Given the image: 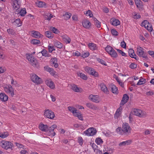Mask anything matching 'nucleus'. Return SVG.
I'll return each mask as SVG.
<instances>
[{
    "label": "nucleus",
    "mask_w": 154,
    "mask_h": 154,
    "mask_svg": "<svg viewBox=\"0 0 154 154\" xmlns=\"http://www.w3.org/2000/svg\"><path fill=\"white\" fill-rule=\"evenodd\" d=\"M57 128V126L56 125H53L50 127L47 125H44L41 124L39 125V129L42 131L48 133L49 136H54L56 134V133L54 132V128Z\"/></svg>",
    "instance_id": "f257e3e1"
},
{
    "label": "nucleus",
    "mask_w": 154,
    "mask_h": 154,
    "mask_svg": "<svg viewBox=\"0 0 154 154\" xmlns=\"http://www.w3.org/2000/svg\"><path fill=\"white\" fill-rule=\"evenodd\" d=\"M131 129L129 124L125 122L123 124L122 128L120 127L117 128L116 131L120 134L128 136L131 133Z\"/></svg>",
    "instance_id": "f03ea898"
},
{
    "label": "nucleus",
    "mask_w": 154,
    "mask_h": 154,
    "mask_svg": "<svg viewBox=\"0 0 154 154\" xmlns=\"http://www.w3.org/2000/svg\"><path fill=\"white\" fill-rule=\"evenodd\" d=\"M0 145L2 148L7 149L11 148L13 146V143L10 142L3 140L0 143Z\"/></svg>",
    "instance_id": "7ed1b4c3"
},
{
    "label": "nucleus",
    "mask_w": 154,
    "mask_h": 154,
    "mask_svg": "<svg viewBox=\"0 0 154 154\" xmlns=\"http://www.w3.org/2000/svg\"><path fill=\"white\" fill-rule=\"evenodd\" d=\"M31 79L33 82L37 84L42 83V79L35 74H32L30 75Z\"/></svg>",
    "instance_id": "20e7f679"
},
{
    "label": "nucleus",
    "mask_w": 154,
    "mask_h": 154,
    "mask_svg": "<svg viewBox=\"0 0 154 154\" xmlns=\"http://www.w3.org/2000/svg\"><path fill=\"white\" fill-rule=\"evenodd\" d=\"M137 54L141 57H142L145 59L147 58V54L144 51V49L142 48L139 47L137 48Z\"/></svg>",
    "instance_id": "39448f33"
},
{
    "label": "nucleus",
    "mask_w": 154,
    "mask_h": 154,
    "mask_svg": "<svg viewBox=\"0 0 154 154\" xmlns=\"http://www.w3.org/2000/svg\"><path fill=\"white\" fill-rule=\"evenodd\" d=\"M44 115L48 118L53 119L55 117L54 112L49 109L45 110L44 113Z\"/></svg>",
    "instance_id": "423d86ee"
},
{
    "label": "nucleus",
    "mask_w": 154,
    "mask_h": 154,
    "mask_svg": "<svg viewBox=\"0 0 154 154\" xmlns=\"http://www.w3.org/2000/svg\"><path fill=\"white\" fill-rule=\"evenodd\" d=\"M86 71L89 74L93 75L95 77L98 76V73L95 71L93 69L89 67H86L85 69Z\"/></svg>",
    "instance_id": "0eeeda50"
},
{
    "label": "nucleus",
    "mask_w": 154,
    "mask_h": 154,
    "mask_svg": "<svg viewBox=\"0 0 154 154\" xmlns=\"http://www.w3.org/2000/svg\"><path fill=\"white\" fill-rule=\"evenodd\" d=\"M97 132L96 129L94 128H89L85 131V133L88 136L95 135Z\"/></svg>",
    "instance_id": "6e6552de"
},
{
    "label": "nucleus",
    "mask_w": 154,
    "mask_h": 154,
    "mask_svg": "<svg viewBox=\"0 0 154 154\" xmlns=\"http://www.w3.org/2000/svg\"><path fill=\"white\" fill-rule=\"evenodd\" d=\"M5 90L6 92L10 94L12 97H13L14 95V90L11 85H8V87H5Z\"/></svg>",
    "instance_id": "1a4fd4ad"
},
{
    "label": "nucleus",
    "mask_w": 154,
    "mask_h": 154,
    "mask_svg": "<svg viewBox=\"0 0 154 154\" xmlns=\"http://www.w3.org/2000/svg\"><path fill=\"white\" fill-rule=\"evenodd\" d=\"M129 99V97L127 94H124L123 95L122 99L121 101L120 104V106H123L125 103H126Z\"/></svg>",
    "instance_id": "9d476101"
},
{
    "label": "nucleus",
    "mask_w": 154,
    "mask_h": 154,
    "mask_svg": "<svg viewBox=\"0 0 154 154\" xmlns=\"http://www.w3.org/2000/svg\"><path fill=\"white\" fill-rule=\"evenodd\" d=\"M45 83L51 89H53L55 88L54 84L51 79H48L45 80Z\"/></svg>",
    "instance_id": "9b49d317"
},
{
    "label": "nucleus",
    "mask_w": 154,
    "mask_h": 154,
    "mask_svg": "<svg viewBox=\"0 0 154 154\" xmlns=\"http://www.w3.org/2000/svg\"><path fill=\"white\" fill-rule=\"evenodd\" d=\"M132 113L133 114L140 117H141L143 116V115L142 114V111L139 109H134Z\"/></svg>",
    "instance_id": "f8f14e48"
},
{
    "label": "nucleus",
    "mask_w": 154,
    "mask_h": 154,
    "mask_svg": "<svg viewBox=\"0 0 154 154\" xmlns=\"http://www.w3.org/2000/svg\"><path fill=\"white\" fill-rule=\"evenodd\" d=\"M89 98L93 102L95 103H99V102L98 100V95H94L91 94L89 96Z\"/></svg>",
    "instance_id": "ddd939ff"
},
{
    "label": "nucleus",
    "mask_w": 154,
    "mask_h": 154,
    "mask_svg": "<svg viewBox=\"0 0 154 154\" xmlns=\"http://www.w3.org/2000/svg\"><path fill=\"white\" fill-rule=\"evenodd\" d=\"M8 99V96L4 93H0V99L3 102H6Z\"/></svg>",
    "instance_id": "4468645a"
},
{
    "label": "nucleus",
    "mask_w": 154,
    "mask_h": 154,
    "mask_svg": "<svg viewBox=\"0 0 154 154\" xmlns=\"http://www.w3.org/2000/svg\"><path fill=\"white\" fill-rule=\"evenodd\" d=\"M82 25L86 29L89 28L91 25V23L88 20H85L82 22Z\"/></svg>",
    "instance_id": "2eb2a0df"
},
{
    "label": "nucleus",
    "mask_w": 154,
    "mask_h": 154,
    "mask_svg": "<svg viewBox=\"0 0 154 154\" xmlns=\"http://www.w3.org/2000/svg\"><path fill=\"white\" fill-rule=\"evenodd\" d=\"M44 68L45 70L50 72L52 75H54L55 74L56 72L53 68H50L48 66H45Z\"/></svg>",
    "instance_id": "dca6fc26"
},
{
    "label": "nucleus",
    "mask_w": 154,
    "mask_h": 154,
    "mask_svg": "<svg viewBox=\"0 0 154 154\" xmlns=\"http://www.w3.org/2000/svg\"><path fill=\"white\" fill-rule=\"evenodd\" d=\"M62 39L64 42L66 44L69 43L71 41V39L66 35H63L62 36Z\"/></svg>",
    "instance_id": "f3484780"
},
{
    "label": "nucleus",
    "mask_w": 154,
    "mask_h": 154,
    "mask_svg": "<svg viewBox=\"0 0 154 154\" xmlns=\"http://www.w3.org/2000/svg\"><path fill=\"white\" fill-rule=\"evenodd\" d=\"M110 22L111 24L113 25L116 26L120 24V21L117 19L112 18L110 20Z\"/></svg>",
    "instance_id": "a211bd4d"
},
{
    "label": "nucleus",
    "mask_w": 154,
    "mask_h": 154,
    "mask_svg": "<svg viewBox=\"0 0 154 154\" xmlns=\"http://www.w3.org/2000/svg\"><path fill=\"white\" fill-rule=\"evenodd\" d=\"M32 36L37 38L41 37L42 35L38 31H33L32 32Z\"/></svg>",
    "instance_id": "6ab92c4d"
},
{
    "label": "nucleus",
    "mask_w": 154,
    "mask_h": 154,
    "mask_svg": "<svg viewBox=\"0 0 154 154\" xmlns=\"http://www.w3.org/2000/svg\"><path fill=\"white\" fill-rule=\"evenodd\" d=\"M88 46L89 48L92 50H97L98 49V48L97 46V45L93 43H89Z\"/></svg>",
    "instance_id": "aec40b11"
},
{
    "label": "nucleus",
    "mask_w": 154,
    "mask_h": 154,
    "mask_svg": "<svg viewBox=\"0 0 154 154\" xmlns=\"http://www.w3.org/2000/svg\"><path fill=\"white\" fill-rule=\"evenodd\" d=\"M50 61L54 65V66L55 68H57L58 66L59 65L57 63V60L56 58H52L51 59Z\"/></svg>",
    "instance_id": "412c9836"
},
{
    "label": "nucleus",
    "mask_w": 154,
    "mask_h": 154,
    "mask_svg": "<svg viewBox=\"0 0 154 154\" xmlns=\"http://www.w3.org/2000/svg\"><path fill=\"white\" fill-rule=\"evenodd\" d=\"M68 109L72 113V114L74 116H75V115L78 112L77 111V110L76 108L73 106H69L68 107Z\"/></svg>",
    "instance_id": "4be33fe9"
},
{
    "label": "nucleus",
    "mask_w": 154,
    "mask_h": 154,
    "mask_svg": "<svg viewBox=\"0 0 154 154\" xmlns=\"http://www.w3.org/2000/svg\"><path fill=\"white\" fill-rule=\"evenodd\" d=\"M86 106L89 108L94 110H97L98 108L96 106L90 103H87L86 104Z\"/></svg>",
    "instance_id": "5701e85b"
},
{
    "label": "nucleus",
    "mask_w": 154,
    "mask_h": 154,
    "mask_svg": "<svg viewBox=\"0 0 154 154\" xmlns=\"http://www.w3.org/2000/svg\"><path fill=\"white\" fill-rule=\"evenodd\" d=\"M132 141L131 140H128L125 141H123L120 143L119 145L120 146L128 145L130 144L131 143Z\"/></svg>",
    "instance_id": "b1692460"
},
{
    "label": "nucleus",
    "mask_w": 154,
    "mask_h": 154,
    "mask_svg": "<svg viewBox=\"0 0 154 154\" xmlns=\"http://www.w3.org/2000/svg\"><path fill=\"white\" fill-rule=\"evenodd\" d=\"M35 3L37 6L39 8H43L45 5V3L44 2L39 1H37Z\"/></svg>",
    "instance_id": "393cba45"
},
{
    "label": "nucleus",
    "mask_w": 154,
    "mask_h": 154,
    "mask_svg": "<svg viewBox=\"0 0 154 154\" xmlns=\"http://www.w3.org/2000/svg\"><path fill=\"white\" fill-rule=\"evenodd\" d=\"M41 53L43 56L45 57H50V55L49 54L47 51L45 49H43L41 51L39 52V53Z\"/></svg>",
    "instance_id": "a878e982"
},
{
    "label": "nucleus",
    "mask_w": 154,
    "mask_h": 154,
    "mask_svg": "<svg viewBox=\"0 0 154 154\" xmlns=\"http://www.w3.org/2000/svg\"><path fill=\"white\" fill-rule=\"evenodd\" d=\"M101 89L104 92L108 93V91L106 85L104 84H101L100 85Z\"/></svg>",
    "instance_id": "bb28decb"
},
{
    "label": "nucleus",
    "mask_w": 154,
    "mask_h": 154,
    "mask_svg": "<svg viewBox=\"0 0 154 154\" xmlns=\"http://www.w3.org/2000/svg\"><path fill=\"white\" fill-rule=\"evenodd\" d=\"M55 46L59 48H61L63 46V45L59 41L55 42L54 43Z\"/></svg>",
    "instance_id": "cd10ccee"
},
{
    "label": "nucleus",
    "mask_w": 154,
    "mask_h": 154,
    "mask_svg": "<svg viewBox=\"0 0 154 154\" xmlns=\"http://www.w3.org/2000/svg\"><path fill=\"white\" fill-rule=\"evenodd\" d=\"M128 52L129 56L131 58L134 57V56H136L134 53V51L132 49H130L128 50Z\"/></svg>",
    "instance_id": "c85d7f7f"
},
{
    "label": "nucleus",
    "mask_w": 154,
    "mask_h": 154,
    "mask_svg": "<svg viewBox=\"0 0 154 154\" xmlns=\"http://www.w3.org/2000/svg\"><path fill=\"white\" fill-rule=\"evenodd\" d=\"M111 89L112 92L114 94H117V88L115 85L112 84L111 86Z\"/></svg>",
    "instance_id": "c756f323"
},
{
    "label": "nucleus",
    "mask_w": 154,
    "mask_h": 154,
    "mask_svg": "<svg viewBox=\"0 0 154 154\" xmlns=\"http://www.w3.org/2000/svg\"><path fill=\"white\" fill-rule=\"evenodd\" d=\"M13 23L14 24H17V26L18 27L22 25V23H21L20 20L19 18L15 20L13 22Z\"/></svg>",
    "instance_id": "7c9ffc66"
},
{
    "label": "nucleus",
    "mask_w": 154,
    "mask_h": 154,
    "mask_svg": "<svg viewBox=\"0 0 154 154\" xmlns=\"http://www.w3.org/2000/svg\"><path fill=\"white\" fill-rule=\"evenodd\" d=\"M50 30L56 34H58L60 33V31L56 28L53 26L51 27Z\"/></svg>",
    "instance_id": "2f4dec72"
},
{
    "label": "nucleus",
    "mask_w": 154,
    "mask_h": 154,
    "mask_svg": "<svg viewBox=\"0 0 154 154\" xmlns=\"http://www.w3.org/2000/svg\"><path fill=\"white\" fill-rule=\"evenodd\" d=\"M91 146L92 147V148L94 149V151H95V150L97 151V152H99L100 153V152H102L101 151H100V150H99L97 149L98 146L94 143H93L92 144Z\"/></svg>",
    "instance_id": "473e14b6"
},
{
    "label": "nucleus",
    "mask_w": 154,
    "mask_h": 154,
    "mask_svg": "<svg viewBox=\"0 0 154 154\" xmlns=\"http://www.w3.org/2000/svg\"><path fill=\"white\" fill-rule=\"evenodd\" d=\"M26 13V12L25 8H23L22 9H21L19 12L20 15L22 17L24 16Z\"/></svg>",
    "instance_id": "72a5a7b5"
},
{
    "label": "nucleus",
    "mask_w": 154,
    "mask_h": 154,
    "mask_svg": "<svg viewBox=\"0 0 154 154\" xmlns=\"http://www.w3.org/2000/svg\"><path fill=\"white\" fill-rule=\"evenodd\" d=\"M71 88L74 91L77 92H80L79 88H78L76 85H72Z\"/></svg>",
    "instance_id": "f704fd0d"
},
{
    "label": "nucleus",
    "mask_w": 154,
    "mask_h": 154,
    "mask_svg": "<svg viewBox=\"0 0 154 154\" xmlns=\"http://www.w3.org/2000/svg\"><path fill=\"white\" fill-rule=\"evenodd\" d=\"M78 76H79L82 79L86 80L87 79L88 77L87 76L83 73H80L78 74Z\"/></svg>",
    "instance_id": "c9c22d12"
},
{
    "label": "nucleus",
    "mask_w": 154,
    "mask_h": 154,
    "mask_svg": "<svg viewBox=\"0 0 154 154\" xmlns=\"http://www.w3.org/2000/svg\"><path fill=\"white\" fill-rule=\"evenodd\" d=\"M74 116L78 117L79 119L81 120H83L82 116L80 112L78 111V112Z\"/></svg>",
    "instance_id": "e433bc0d"
},
{
    "label": "nucleus",
    "mask_w": 154,
    "mask_h": 154,
    "mask_svg": "<svg viewBox=\"0 0 154 154\" xmlns=\"http://www.w3.org/2000/svg\"><path fill=\"white\" fill-rule=\"evenodd\" d=\"M135 2L137 7V8L140 7L142 6V2L140 0H134Z\"/></svg>",
    "instance_id": "4c0bfd02"
},
{
    "label": "nucleus",
    "mask_w": 154,
    "mask_h": 154,
    "mask_svg": "<svg viewBox=\"0 0 154 154\" xmlns=\"http://www.w3.org/2000/svg\"><path fill=\"white\" fill-rule=\"evenodd\" d=\"M45 34L47 37L49 38H52L53 37L52 34L50 31H46L45 32Z\"/></svg>",
    "instance_id": "58836bf2"
},
{
    "label": "nucleus",
    "mask_w": 154,
    "mask_h": 154,
    "mask_svg": "<svg viewBox=\"0 0 154 154\" xmlns=\"http://www.w3.org/2000/svg\"><path fill=\"white\" fill-rule=\"evenodd\" d=\"M95 142L97 145H99L103 143V141L100 138L98 137L96 139Z\"/></svg>",
    "instance_id": "ea45409f"
},
{
    "label": "nucleus",
    "mask_w": 154,
    "mask_h": 154,
    "mask_svg": "<svg viewBox=\"0 0 154 154\" xmlns=\"http://www.w3.org/2000/svg\"><path fill=\"white\" fill-rule=\"evenodd\" d=\"M31 43L33 45H36L40 43V41L38 40L34 39L31 41Z\"/></svg>",
    "instance_id": "a19ab883"
},
{
    "label": "nucleus",
    "mask_w": 154,
    "mask_h": 154,
    "mask_svg": "<svg viewBox=\"0 0 154 154\" xmlns=\"http://www.w3.org/2000/svg\"><path fill=\"white\" fill-rule=\"evenodd\" d=\"M110 55L111 57L116 58L117 57L118 55L116 51L113 49Z\"/></svg>",
    "instance_id": "79ce46f5"
},
{
    "label": "nucleus",
    "mask_w": 154,
    "mask_h": 154,
    "mask_svg": "<svg viewBox=\"0 0 154 154\" xmlns=\"http://www.w3.org/2000/svg\"><path fill=\"white\" fill-rule=\"evenodd\" d=\"M31 62V63L34 67H36L37 64V60L35 58H33Z\"/></svg>",
    "instance_id": "37998d69"
},
{
    "label": "nucleus",
    "mask_w": 154,
    "mask_h": 154,
    "mask_svg": "<svg viewBox=\"0 0 154 154\" xmlns=\"http://www.w3.org/2000/svg\"><path fill=\"white\" fill-rule=\"evenodd\" d=\"M146 82V80L143 78L140 79L137 83V85H141L144 84Z\"/></svg>",
    "instance_id": "c03bdc74"
},
{
    "label": "nucleus",
    "mask_w": 154,
    "mask_h": 154,
    "mask_svg": "<svg viewBox=\"0 0 154 154\" xmlns=\"http://www.w3.org/2000/svg\"><path fill=\"white\" fill-rule=\"evenodd\" d=\"M97 61L101 64L105 66H107V64L106 62L103 60L100 59V58H97Z\"/></svg>",
    "instance_id": "a18cd8bd"
},
{
    "label": "nucleus",
    "mask_w": 154,
    "mask_h": 154,
    "mask_svg": "<svg viewBox=\"0 0 154 154\" xmlns=\"http://www.w3.org/2000/svg\"><path fill=\"white\" fill-rule=\"evenodd\" d=\"M8 133V132H5L2 133L0 135V137L2 138H4L7 137L9 135Z\"/></svg>",
    "instance_id": "49530a36"
},
{
    "label": "nucleus",
    "mask_w": 154,
    "mask_h": 154,
    "mask_svg": "<svg viewBox=\"0 0 154 154\" xmlns=\"http://www.w3.org/2000/svg\"><path fill=\"white\" fill-rule=\"evenodd\" d=\"M129 66L130 68L132 69H134L136 68L137 67V65L134 63H131Z\"/></svg>",
    "instance_id": "de8ad7c7"
},
{
    "label": "nucleus",
    "mask_w": 154,
    "mask_h": 154,
    "mask_svg": "<svg viewBox=\"0 0 154 154\" xmlns=\"http://www.w3.org/2000/svg\"><path fill=\"white\" fill-rule=\"evenodd\" d=\"M71 16V14L70 13H67L65 14V15H64V17L65 19L67 20L70 18Z\"/></svg>",
    "instance_id": "09e8293b"
},
{
    "label": "nucleus",
    "mask_w": 154,
    "mask_h": 154,
    "mask_svg": "<svg viewBox=\"0 0 154 154\" xmlns=\"http://www.w3.org/2000/svg\"><path fill=\"white\" fill-rule=\"evenodd\" d=\"M112 34L113 35L117 36L118 35V32L115 29H112L111 31Z\"/></svg>",
    "instance_id": "8fccbe9b"
},
{
    "label": "nucleus",
    "mask_w": 154,
    "mask_h": 154,
    "mask_svg": "<svg viewBox=\"0 0 154 154\" xmlns=\"http://www.w3.org/2000/svg\"><path fill=\"white\" fill-rule=\"evenodd\" d=\"M8 32L9 34L12 35H14L15 31L14 29H7Z\"/></svg>",
    "instance_id": "3c124183"
},
{
    "label": "nucleus",
    "mask_w": 154,
    "mask_h": 154,
    "mask_svg": "<svg viewBox=\"0 0 154 154\" xmlns=\"http://www.w3.org/2000/svg\"><path fill=\"white\" fill-rule=\"evenodd\" d=\"M148 21L147 20H144L143 21L141 24V26H144L145 27L148 26L147 24H149Z\"/></svg>",
    "instance_id": "603ef678"
},
{
    "label": "nucleus",
    "mask_w": 154,
    "mask_h": 154,
    "mask_svg": "<svg viewBox=\"0 0 154 154\" xmlns=\"http://www.w3.org/2000/svg\"><path fill=\"white\" fill-rule=\"evenodd\" d=\"M26 55L27 59L30 62L33 60L32 59L34 58L33 57L31 56L30 54H27Z\"/></svg>",
    "instance_id": "864d4df0"
},
{
    "label": "nucleus",
    "mask_w": 154,
    "mask_h": 154,
    "mask_svg": "<svg viewBox=\"0 0 154 154\" xmlns=\"http://www.w3.org/2000/svg\"><path fill=\"white\" fill-rule=\"evenodd\" d=\"M89 55V53L88 52L84 53L82 54L81 57L83 58H86L88 57Z\"/></svg>",
    "instance_id": "5fc2aeb1"
},
{
    "label": "nucleus",
    "mask_w": 154,
    "mask_h": 154,
    "mask_svg": "<svg viewBox=\"0 0 154 154\" xmlns=\"http://www.w3.org/2000/svg\"><path fill=\"white\" fill-rule=\"evenodd\" d=\"M85 14L87 16H89L90 17H92L93 16V14L91 13V11L90 10H88L87 11Z\"/></svg>",
    "instance_id": "6e6d98bb"
},
{
    "label": "nucleus",
    "mask_w": 154,
    "mask_h": 154,
    "mask_svg": "<svg viewBox=\"0 0 154 154\" xmlns=\"http://www.w3.org/2000/svg\"><path fill=\"white\" fill-rule=\"evenodd\" d=\"M13 7L14 9L18 10L20 7V4H13Z\"/></svg>",
    "instance_id": "4d7b16f0"
},
{
    "label": "nucleus",
    "mask_w": 154,
    "mask_h": 154,
    "mask_svg": "<svg viewBox=\"0 0 154 154\" xmlns=\"http://www.w3.org/2000/svg\"><path fill=\"white\" fill-rule=\"evenodd\" d=\"M78 140V143L82 146L83 143V140L82 138L81 137H79Z\"/></svg>",
    "instance_id": "13d9d810"
},
{
    "label": "nucleus",
    "mask_w": 154,
    "mask_h": 154,
    "mask_svg": "<svg viewBox=\"0 0 154 154\" xmlns=\"http://www.w3.org/2000/svg\"><path fill=\"white\" fill-rule=\"evenodd\" d=\"M48 49L49 52H52L53 51L55 50V49L54 48V47L53 46H48Z\"/></svg>",
    "instance_id": "bf43d9fd"
},
{
    "label": "nucleus",
    "mask_w": 154,
    "mask_h": 154,
    "mask_svg": "<svg viewBox=\"0 0 154 154\" xmlns=\"http://www.w3.org/2000/svg\"><path fill=\"white\" fill-rule=\"evenodd\" d=\"M94 23L95 26L97 27V28H99L100 27V23L99 21Z\"/></svg>",
    "instance_id": "052dcab7"
},
{
    "label": "nucleus",
    "mask_w": 154,
    "mask_h": 154,
    "mask_svg": "<svg viewBox=\"0 0 154 154\" xmlns=\"http://www.w3.org/2000/svg\"><path fill=\"white\" fill-rule=\"evenodd\" d=\"M117 51L118 52L120 53V54H121L122 56H125L126 55V54L123 51H122L121 50H120V49H117Z\"/></svg>",
    "instance_id": "680f3d73"
},
{
    "label": "nucleus",
    "mask_w": 154,
    "mask_h": 154,
    "mask_svg": "<svg viewBox=\"0 0 154 154\" xmlns=\"http://www.w3.org/2000/svg\"><path fill=\"white\" fill-rule=\"evenodd\" d=\"M121 46L124 48H125L126 47V44L125 42L123 41L121 43Z\"/></svg>",
    "instance_id": "e2e57ef3"
},
{
    "label": "nucleus",
    "mask_w": 154,
    "mask_h": 154,
    "mask_svg": "<svg viewBox=\"0 0 154 154\" xmlns=\"http://www.w3.org/2000/svg\"><path fill=\"white\" fill-rule=\"evenodd\" d=\"M112 48L109 45H107L105 48L106 51L108 52V51H109Z\"/></svg>",
    "instance_id": "0e129e2a"
},
{
    "label": "nucleus",
    "mask_w": 154,
    "mask_h": 154,
    "mask_svg": "<svg viewBox=\"0 0 154 154\" xmlns=\"http://www.w3.org/2000/svg\"><path fill=\"white\" fill-rule=\"evenodd\" d=\"M11 84L12 85H15V86L17 84V82L16 81H14V80L12 78L11 79Z\"/></svg>",
    "instance_id": "69168bd1"
},
{
    "label": "nucleus",
    "mask_w": 154,
    "mask_h": 154,
    "mask_svg": "<svg viewBox=\"0 0 154 154\" xmlns=\"http://www.w3.org/2000/svg\"><path fill=\"white\" fill-rule=\"evenodd\" d=\"M140 17V15L139 14H136L134 15V18L135 19H138Z\"/></svg>",
    "instance_id": "338daca9"
},
{
    "label": "nucleus",
    "mask_w": 154,
    "mask_h": 154,
    "mask_svg": "<svg viewBox=\"0 0 154 154\" xmlns=\"http://www.w3.org/2000/svg\"><path fill=\"white\" fill-rule=\"evenodd\" d=\"M122 106H120L117 109V111H116V112H117L118 113H119L120 114L121 113V111L122 110Z\"/></svg>",
    "instance_id": "774afa93"
}]
</instances>
